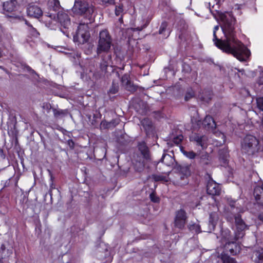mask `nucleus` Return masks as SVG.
<instances>
[{
  "label": "nucleus",
  "instance_id": "obj_42",
  "mask_svg": "<svg viewBox=\"0 0 263 263\" xmlns=\"http://www.w3.org/2000/svg\"><path fill=\"white\" fill-rule=\"evenodd\" d=\"M150 199L152 201L154 202H158L159 201V198L154 193H152L149 195Z\"/></svg>",
  "mask_w": 263,
  "mask_h": 263
},
{
  "label": "nucleus",
  "instance_id": "obj_6",
  "mask_svg": "<svg viewBox=\"0 0 263 263\" xmlns=\"http://www.w3.org/2000/svg\"><path fill=\"white\" fill-rule=\"evenodd\" d=\"M102 60L100 64V70L93 73L96 79H99L107 72V67L111 64V57L110 54H104L101 57Z\"/></svg>",
  "mask_w": 263,
  "mask_h": 263
},
{
  "label": "nucleus",
  "instance_id": "obj_4",
  "mask_svg": "<svg viewBox=\"0 0 263 263\" xmlns=\"http://www.w3.org/2000/svg\"><path fill=\"white\" fill-rule=\"evenodd\" d=\"M72 11L75 14L84 15L90 20L95 11V6L92 3L84 0H76Z\"/></svg>",
  "mask_w": 263,
  "mask_h": 263
},
{
  "label": "nucleus",
  "instance_id": "obj_8",
  "mask_svg": "<svg viewBox=\"0 0 263 263\" xmlns=\"http://www.w3.org/2000/svg\"><path fill=\"white\" fill-rule=\"evenodd\" d=\"M235 221L237 230L235 234V239L238 240L245 235L244 231L246 229L247 226L239 214L235 216Z\"/></svg>",
  "mask_w": 263,
  "mask_h": 263
},
{
  "label": "nucleus",
  "instance_id": "obj_48",
  "mask_svg": "<svg viewBox=\"0 0 263 263\" xmlns=\"http://www.w3.org/2000/svg\"><path fill=\"white\" fill-rule=\"evenodd\" d=\"M44 108H45L47 110H49L51 109V107L50 104H46V105L44 106Z\"/></svg>",
  "mask_w": 263,
  "mask_h": 263
},
{
  "label": "nucleus",
  "instance_id": "obj_45",
  "mask_svg": "<svg viewBox=\"0 0 263 263\" xmlns=\"http://www.w3.org/2000/svg\"><path fill=\"white\" fill-rule=\"evenodd\" d=\"M50 179H51V183H50V195H51V190L55 188V186L53 184V177L52 175H51V178H50Z\"/></svg>",
  "mask_w": 263,
  "mask_h": 263
},
{
  "label": "nucleus",
  "instance_id": "obj_14",
  "mask_svg": "<svg viewBox=\"0 0 263 263\" xmlns=\"http://www.w3.org/2000/svg\"><path fill=\"white\" fill-rule=\"evenodd\" d=\"M197 159L199 165L204 169H206L211 164V159L206 152H201Z\"/></svg>",
  "mask_w": 263,
  "mask_h": 263
},
{
  "label": "nucleus",
  "instance_id": "obj_20",
  "mask_svg": "<svg viewBox=\"0 0 263 263\" xmlns=\"http://www.w3.org/2000/svg\"><path fill=\"white\" fill-rule=\"evenodd\" d=\"M254 196L258 203L263 205V184L261 186H257L254 189Z\"/></svg>",
  "mask_w": 263,
  "mask_h": 263
},
{
  "label": "nucleus",
  "instance_id": "obj_3",
  "mask_svg": "<svg viewBox=\"0 0 263 263\" xmlns=\"http://www.w3.org/2000/svg\"><path fill=\"white\" fill-rule=\"evenodd\" d=\"M112 44V39L107 30H103L100 32L99 40L97 45L96 52L100 55L104 53V54H109V51L110 49Z\"/></svg>",
  "mask_w": 263,
  "mask_h": 263
},
{
  "label": "nucleus",
  "instance_id": "obj_26",
  "mask_svg": "<svg viewBox=\"0 0 263 263\" xmlns=\"http://www.w3.org/2000/svg\"><path fill=\"white\" fill-rule=\"evenodd\" d=\"M231 232L228 229H226L222 230L221 232L222 237L224 238L227 241H228V247L229 248V246L232 243L233 244L234 241L235 240V236L232 237L230 235Z\"/></svg>",
  "mask_w": 263,
  "mask_h": 263
},
{
  "label": "nucleus",
  "instance_id": "obj_47",
  "mask_svg": "<svg viewBox=\"0 0 263 263\" xmlns=\"http://www.w3.org/2000/svg\"><path fill=\"white\" fill-rule=\"evenodd\" d=\"M217 134H218V135L220 137H221V138L223 139L222 142H223V143H224L226 141V137H225L224 135L221 133H217Z\"/></svg>",
  "mask_w": 263,
  "mask_h": 263
},
{
  "label": "nucleus",
  "instance_id": "obj_28",
  "mask_svg": "<svg viewBox=\"0 0 263 263\" xmlns=\"http://www.w3.org/2000/svg\"><path fill=\"white\" fill-rule=\"evenodd\" d=\"M219 217L218 213L216 212H212L210 214L209 223L210 230H214L215 226L218 220Z\"/></svg>",
  "mask_w": 263,
  "mask_h": 263
},
{
  "label": "nucleus",
  "instance_id": "obj_35",
  "mask_svg": "<svg viewBox=\"0 0 263 263\" xmlns=\"http://www.w3.org/2000/svg\"><path fill=\"white\" fill-rule=\"evenodd\" d=\"M119 90V85L118 83L112 82L111 87L110 88L108 93L110 94H115Z\"/></svg>",
  "mask_w": 263,
  "mask_h": 263
},
{
  "label": "nucleus",
  "instance_id": "obj_15",
  "mask_svg": "<svg viewBox=\"0 0 263 263\" xmlns=\"http://www.w3.org/2000/svg\"><path fill=\"white\" fill-rule=\"evenodd\" d=\"M206 191L208 194L215 196L219 195L220 190L218 184L213 180H211L208 182Z\"/></svg>",
  "mask_w": 263,
  "mask_h": 263
},
{
  "label": "nucleus",
  "instance_id": "obj_5",
  "mask_svg": "<svg viewBox=\"0 0 263 263\" xmlns=\"http://www.w3.org/2000/svg\"><path fill=\"white\" fill-rule=\"evenodd\" d=\"M90 37L88 23H81L78 27L76 35L73 36V41L83 44L88 41Z\"/></svg>",
  "mask_w": 263,
  "mask_h": 263
},
{
  "label": "nucleus",
  "instance_id": "obj_11",
  "mask_svg": "<svg viewBox=\"0 0 263 263\" xmlns=\"http://www.w3.org/2000/svg\"><path fill=\"white\" fill-rule=\"evenodd\" d=\"M186 213L183 210H180L176 212V217L175 219V226L180 229L184 228L186 223Z\"/></svg>",
  "mask_w": 263,
  "mask_h": 263
},
{
  "label": "nucleus",
  "instance_id": "obj_23",
  "mask_svg": "<svg viewBox=\"0 0 263 263\" xmlns=\"http://www.w3.org/2000/svg\"><path fill=\"white\" fill-rule=\"evenodd\" d=\"M252 257L256 263H263V248L254 251Z\"/></svg>",
  "mask_w": 263,
  "mask_h": 263
},
{
  "label": "nucleus",
  "instance_id": "obj_38",
  "mask_svg": "<svg viewBox=\"0 0 263 263\" xmlns=\"http://www.w3.org/2000/svg\"><path fill=\"white\" fill-rule=\"evenodd\" d=\"M167 27V23L166 22H163L162 23L160 29L159 30V33L160 34H164V33L167 31L166 28Z\"/></svg>",
  "mask_w": 263,
  "mask_h": 263
},
{
  "label": "nucleus",
  "instance_id": "obj_22",
  "mask_svg": "<svg viewBox=\"0 0 263 263\" xmlns=\"http://www.w3.org/2000/svg\"><path fill=\"white\" fill-rule=\"evenodd\" d=\"M160 162L163 163L168 166H171L174 164L175 160L173 156L167 154H163L161 159H160Z\"/></svg>",
  "mask_w": 263,
  "mask_h": 263
},
{
  "label": "nucleus",
  "instance_id": "obj_13",
  "mask_svg": "<svg viewBox=\"0 0 263 263\" xmlns=\"http://www.w3.org/2000/svg\"><path fill=\"white\" fill-rule=\"evenodd\" d=\"M53 21L60 23L64 28H68L70 25V21L68 15L63 11L58 12L57 15V20Z\"/></svg>",
  "mask_w": 263,
  "mask_h": 263
},
{
  "label": "nucleus",
  "instance_id": "obj_29",
  "mask_svg": "<svg viewBox=\"0 0 263 263\" xmlns=\"http://www.w3.org/2000/svg\"><path fill=\"white\" fill-rule=\"evenodd\" d=\"M233 244L231 243L229 248L228 247V242L226 244L227 248L229 249V251L233 255H236L237 253L239 252L240 249V246L235 243L236 240H233Z\"/></svg>",
  "mask_w": 263,
  "mask_h": 263
},
{
  "label": "nucleus",
  "instance_id": "obj_39",
  "mask_svg": "<svg viewBox=\"0 0 263 263\" xmlns=\"http://www.w3.org/2000/svg\"><path fill=\"white\" fill-rule=\"evenodd\" d=\"M222 260L224 263H236L234 258L227 256H223Z\"/></svg>",
  "mask_w": 263,
  "mask_h": 263
},
{
  "label": "nucleus",
  "instance_id": "obj_24",
  "mask_svg": "<svg viewBox=\"0 0 263 263\" xmlns=\"http://www.w3.org/2000/svg\"><path fill=\"white\" fill-rule=\"evenodd\" d=\"M120 122L119 119H115L112 120L110 122H107L105 120L102 121L101 123V126L103 128H111L116 126Z\"/></svg>",
  "mask_w": 263,
  "mask_h": 263
},
{
  "label": "nucleus",
  "instance_id": "obj_52",
  "mask_svg": "<svg viewBox=\"0 0 263 263\" xmlns=\"http://www.w3.org/2000/svg\"><path fill=\"white\" fill-rule=\"evenodd\" d=\"M0 68L4 70L6 72H7V70L6 69H5L4 67H3L2 66H0Z\"/></svg>",
  "mask_w": 263,
  "mask_h": 263
},
{
  "label": "nucleus",
  "instance_id": "obj_36",
  "mask_svg": "<svg viewBox=\"0 0 263 263\" xmlns=\"http://www.w3.org/2000/svg\"><path fill=\"white\" fill-rule=\"evenodd\" d=\"M256 107L260 111H263V97L256 99Z\"/></svg>",
  "mask_w": 263,
  "mask_h": 263
},
{
  "label": "nucleus",
  "instance_id": "obj_16",
  "mask_svg": "<svg viewBox=\"0 0 263 263\" xmlns=\"http://www.w3.org/2000/svg\"><path fill=\"white\" fill-rule=\"evenodd\" d=\"M138 147L139 151L140 152V155H139V156H142L146 160H151L149 149L145 142H139L138 145Z\"/></svg>",
  "mask_w": 263,
  "mask_h": 263
},
{
  "label": "nucleus",
  "instance_id": "obj_55",
  "mask_svg": "<svg viewBox=\"0 0 263 263\" xmlns=\"http://www.w3.org/2000/svg\"><path fill=\"white\" fill-rule=\"evenodd\" d=\"M2 57V52L0 51V58Z\"/></svg>",
  "mask_w": 263,
  "mask_h": 263
},
{
  "label": "nucleus",
  "instance_id": "obj_54",
  "mask_svg": "<svg viewBox=\"0 0 263 263\" xmlns=\"http://www.w3.org/2000/svg\"><path fill=\"white\" fill-rule=\"evenodd\" d=\"M27 69H28V70H32V69H31V68H30V67H27Z\"/></svg>",
  "mask_w": 263,
  "mask_h": 263
},
{
  "label": "nucleus",
  "instance_id": "obj_21",
  "mask_svg": "<svg viewBox=\"0 0 263 263\" xmlns=\"http://www.w3.org/2000/svg\"><path fill=\"white\" fill-rule=\"evenodd\" d=\"M176 170L178 171L177 173L183 174L188 177L191 175V165H179L177 166Z\"/></svg>",
  "mask_w": 263,
  "mask_h": 263
},
{
  "label": "nucleus",
  "instance_id": "obj_43",
  "mask_svg": "<svg viewBox=\"0 0 263 263\" xmlns=\"http://www.w3.org/2000/svg\"><path fill=\"white\" fill-rule=\"evenodd\" d=\"M102 3L106 5L114 4L115 0H101Z\"/></svg>",
  "mask_w": 263,
  "mask_h": 263
},
{
  "label": "nucleus",
  "instance_id": "obj_33",
  "mask_svg": "<svg viewBox=\"0 0 263 263\" xmlns=\"http://www.w3.org/2000/svg\"><path fill=\"white\" fill-rule=\"evenodd\" d=\"M152 178L155 181L167 182L168 179L165 176L161 175H153Z\"/></svg>",
  "mask_w": 263,
  "mask_h": 263
},
{
  "label": "nucleus",
  "instance_id": "obj_57",
  "mask_svg": "<svg viewBox=\"0 0 263 263\" xmlns=\"http://www.w3.org/2000/svg\"><path fill=\"white\" fill-rule=\"evenodd\" d=\"M167 32H168V34L167 35V36H169V34H170V32L169 31H167Z\"/></svg>",
  "mask_w": 263,
  "mask_h": 263
},
{
  "label": "nucleus",
  "instance_id": "obj_12",
  "mask_svg": "<svg viewBox=\"0 0 263 263\" xmlns=\"http://www.w3.org/2000/svg\"><path fill=\"white\" fill-rule=\"evenodd\" d=\"M27 12L28 16L34 18H39L43 14L41 9L37 5L32 4L28 5Z\"/></svg>",
  "mask_w": 263,
  "mask_h": 263
},
{
  "label": "nucleus",
  "instance_id": "obj_31",
  "mask_svg": "<svg viewBox=\"0 0 263 263\" xmlns=\"http://www.w3.org/2000/svg\"><path fill=\"white\" fill-rule=\"evenodd\" d=\"M52 111L53 112L54 116L55 118L62 117L65 116L68 114L67 110L57 109L55 108H53Z\"/></svg>",
  "mask_w": 263,
  "mask_h": 263
},
{
  "label": "nucleus",
  "instance_id": "obj_37",
  "mask_svg": "<svg viewBox=\"0 0 263 263\" xmlns=\"http://www.w3.org/2000/svg\"><path fill=\"white\" fill-rule=\"evenodd\" d=\"M141 123L145 130L149 129V127L152 126V122L147 118L143 119Z\"/></svg>",
  "mask_w": 263,
  "mask_h": 263
},
{
  "label": "nucleus",
  "instance_id": "obj_50",
  "mask_svg": "<svg viewBox=\"0 0 263 263\" xmlns=\"http://www.w3.org/2000/svg\"><path fill=\"white\" fill-rule=\"evenodd\" d=\"M259 219L263 222V213L259 214L258 216Z\"/></svg>",
  "mask_w": 263,
  "mask_h": 263
},
{
  "label": "nucleus",
  "instance_id": "obj_9",
  "mask_svg": "<svg viewBox=\"0 0 263 263\" xmlns=\"http://www.w3.org/2000/svg\"><path fill=\"white\" fill-rule=\"evenodd\" d=\"M151 160H146L142 156L136 154L134 156L133 164L135 170L138 172H141L144 170L146 164Z\"/></svg>",
  "mask_w": 263,
  "mask_h": 263
},
{
  "label": "nucleus",
  "instance_id": "obj_34",
  "mask_svg": "<svg viewBox=\"0 0 263 263\" xmlns=\"http://www.w3.org/2000/svg\"><path fill=\"white\" fill-rule=\"evenodd\" d=\"M181 150L183 155L190 159H194L197 156V154L192 151L187 152L183 150L182 148Z\"/></svg>",
  "mask_w": 263,
  "mask_h": 263
},
{
  "label": "nucleus",
  "instance_id": "obj_41",
  "mask_svg": "<svg viewBox=\"0 0 263 263\" xmlns=\"http://www.w3.org/2000/svg\"><path fill=\"white\" fill-rule=\"evenodd\" d=\"M123 11V6L119 5L118 6H116L115 9V14L116 15L118 16L120 15Z\"/></svg>",
  "mask_w": 263,
  "mask_h": 263
},
{
  "label": "nucleus",
  "instance_id": "obj_40",
  "mask_svg": "<svg viewBox=\"0 0 263 263\" xmlns=\"http://www.w3.org/2000/svg\"><path fill=\"white\" fill-rule=\"evenodd\" d=\"M182 140H183L182 135H179L174 137L173 138V141L174 142V143H175L176 144H179L181 143V142L182 141Z\"/></svg>",
  "mask_w": 263,
  "mask_h": 263
},
{
  "label": "nucleus",
  "instance_id": "obj_25",
  "mask_svg": "<svg viewBox=\"0 0 263 263\" xmlns=\"http://www.w3.org/2000/svg\"><path fill=\"white\" fill-rule=\"evenodd\" d=\"M16 1L15 0H8L3 2V9L8 12H12L15 8Z\"/></svg>",
  "mask_w": 263,
  "mask_h": 263
},
{
  "label": "nucleus",
  "instance_id": "obj_19",
  "mask_svg": "<svg viewBox=\"0 0 263 263\" xmlns=\"http://www.w3.org/2000/svg\"><path fill=\"white\" fill-rule=\"evenodd\" d=\"M191 139L192 141L196 142L197 145H200L203 148L205 146L207 140V138L205 136H201L197 134L193 135Z\"/></svg>",
  "mask_w": 263,
  "mask_h": 263
},
{
  "label": "nucleus",
  "instance_id": "obj_18",
  "mask_svg": "<svg viewBox=\"0 0 263 263\" xmlns=\"http://www.w3.org/2000/svg\"><path fill=\"white\" fill-rule=\"evenodd\" d=\"M202 124L207 130H213L216 128L215 122L210 116H206L203 121Z\"/></svg>",
  "mask_w": 263,
  "mask_h": 263
},
{
  "label": "nucleus",
  "instance_id": "obj_49",
  "mask_svg": "<svg viewBox=\"0 0 263 263\" xmlns=\"http://www.w3.org/2000/svg\"><path fill=\"white\" fill-rule=\"evenodd\" d=\"M235 202L234 201H230L229 202V204L232 207V208H234L235 207Z\"/></svg>",
  "mask_w": 263,
  "mask_h": 263
},
{
  "label": "nucleus",
  "instance_id": "obj_1",
  "mask_svg": "<svg viewBox=\"0 0 263 263\" xmlns=\"http://www.w3.org/2000/svg\"><path fill=\"white\" fill-rule=\"evenodd\" d=\"M222 22L221 27L225 35L223 40H219L216 34L219 29V26H215L213 30V41L215 45L223 52L231 54L240 61H246L250 55L248 48L235 37V19L230 13L220 15Z\"/></svg>",
  "mask_w": 263,
  "mask_h": 263
},
{
  "label": "nucleus",
  "instance_id": "obj_2",
  "mask_svg": "<svg viewBox=\"0 0 263 263\" xmlns=\"http://www.w3.org/2000/svg\"><path fill=\"white\" fill-rule=\"evenodd\" d=\"M259 140L254 136L247 135L241 141V150L248 156H254L260 150Z\"/></svg>",
  "mask_w": 263,
  "mask_h": 263
},
{
  "label": "nucleus",
  "instance_id": "obj_53",
  "mask_svg": "<svg viewBox=\"0 0 263 263\" xmlns=\"http://www.w3.org/2000/svg\"><path fill=\"white\" fill-rule=\"evenodd\" d=\"M137 29L138 30H141L142 29V28H140L139 27H138V28H137Z\"/></svg>",
  "mask_w": 263,
  "mask_h": 263
},
{
  "label": "nucleus",
  "instance_id": "obj_30",
  "mask_svg": "<svg viewBox=\"0 0 263 263\" xmlns=\"http://www.w3.org/2000/svg\"><path fill=\"white\" fill-rule=\"evenodd\" d=\"M25 24L27 25V31L30 35L33 37H37L39 33L36 29L30 24L27 21H25Z\"/></svg>",
  "mask_w": 263,
  "mask_h": 263
},
{
  "label": "nucleus",
  "instance_id": "obj_10",
  "mask_svg": "<svg viewBox=\"0 0 263 263\" xmlns=\"http://www.w3.org/2000/svg\"><path fill=\"white\" fill-rule=\"evenodd\" d=\"M121 84L127 91L131 92L136 91L138 86L135 85L130 80V77L127 74H125L121 78Z\"/></svg>",
  "mask_w": 263,
  "mask_h": 263
},
{
  "label": "nucleus",
  "instance_id": "obj_27",
  "mask_svg": "<svg viewBox=\"0 0 263 263\" xmlns=\"http://www.w3.org/2000/svg\"><path fill=\"white\" fill-rule=\"evenodd\" d=\"M213 92L210 89H204L200 95V98L205 102H209L212 98Z\"/></svg>",
  "mask_w": 263,
  "mask_h": 263
},
{
  "label": "nucleus",
  "instance_id": "obj_17",
  "mask_svg": "<svg viewBox=\"0 0 263 263\" xmlns=\"http://www.w3.org/2000/svg\"><path fill=\"white\" fill-rule=\"evenodd\" d=\"M173 181L177 185L183 186L188 183V177L177 172L174 176Z\"/></svg>",
  "mask_w": 263,
  "mask_h": 263
},
{
  "label": "nucleus",
  "instance_id": "obj_44",
  "mask_svg": "<svg viewBox=\"0 0 263 263\" xmlns=\"http://www.w3.org/2000/svg\"><path fill=\"white\" fill-rule=\"evenodd\" d=\"M193 93L190 92L186 93V94L185 96V98H184L185 100L186 101L189 100L191 98L193 97Z\"/></svg>",
  "mask_w": 263,
  "mask_h": 263
},
{
  "label": "nucleus",
  "instance_id": "obj_46",
  "mask_svg": "<svg viewBox=\"0 0 263 263\" xmlns=\"http://www.w3.org/2000/svg\"><path fill=\"white\" fill-rule=\"evenodd\" d=\"M67 144L71 149H73L74 148V143L72 140H68L67 141Z\"/></svg>",
  "mask_w": 263,
  "mask_h": 263
},
{
  "label": "nucleus",
  "instance_id": "obj_51",
  "mask_svg": "<svg viewBox=\"0 0 263 263\" xmlns=\"http://www.w3.org/2000/svg\"><path fill=\"white\" fill-rule=\"evenodd\" d=\"M119 22H120L121 24H122V23H123V21L122 16L120 17L119 18Z\"/></svg>",
  "mask_w": 263,
  "mask_h": 263
},
{
  "label": "nucleus",
  "instance_id": "obj_56",
  "mask_svg": "<svg viewBox=\"0 0 263 263\" xmlns=\"http://www.w3.org/2000/svg\"><path fill=\"white\" fill-rule=\"evenodd\" d=\"M182 34L179 35L180 38H182Z\"/></svg>",
  "mask_w": 263,
  "mask_h": 263
},
{
  "label": "nucleus",
  "instance_id": "obj_32",
  "mask_svg": "<svg viewBox=\"0 0 263 263\" xmlns=\"http://www.w3.org/2000/svg\"><path fill=\"white\" fill-rule=\"evenodd\" d=\"M188 228L189 230L193 233H198L201 232L200 227L197 223L190 224Z\"/></svg>",
  "mask_w": 263,
  "mask_h": 263
},
{
  "label": "nucleus",
  "instance_id": "obj_7",
  "mask_svg": "<svg viewBox=\"0 0 263 263\" xmlns=\"http://www.w3.org/2000/svg\"><path fill=\"white\" fill-rule=\"evenodd\" d=\"M48 11L45 12V15L52 20H57V15L60 12V2L58 0H51L48 3Z\"/></svg>",
  "mask_w": 263,
  "mask_h": 263
}]
</instances>
